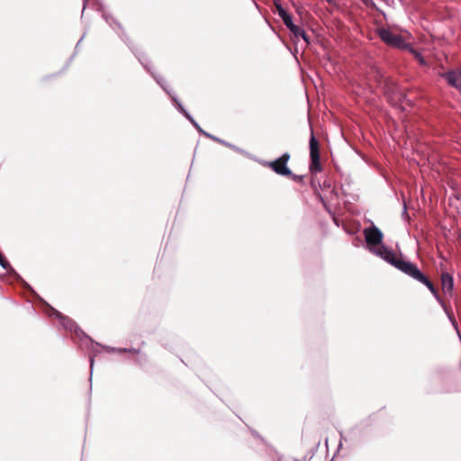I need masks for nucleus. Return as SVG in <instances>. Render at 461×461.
Returning a JSON list of instances; mask_svg holds the SVG:
<instances>
[{
	"label": "nucleus",
	"instance_id": "obj_1",
	"mask_svg": "<svg viewBox=\"0 0 461 461\" xmlns=\"http://www.w3.org/2000/svg\"><path fill=\"white\" fill-rule=\"evenodd\" d=\"M369 251L380 257L384 261L393 266L395 268L404 273L408 276L411 277L412 279L416 280L419 283L423 284L431 292L437 302L443 307L453 327L455 328L458 336L460 337V333L457 328V322L456 321L455 318L447 312L444 302L442 301L441 297L438 293V290L435 288L433 283L421 272V270L414 263L411 261H406L402 258H397L395 253L392 249L386 248L384 244L379 246L378 248H370Z\"/></svg>",
	"mask_w": 461,
	"mask_h": 461
},
{
	"label": "nucleus",
	"instance_id": "obj_2",
	"mask_svg": "<svg viewBox=\"0 0 461 461\" xmlns=\"http://www.w3.org/2000/svg\"><path fill=\"white\" fill-rule=\"evenodd\" d=\"M138 59L141 63V65L147 69L154 77L156 82L162 87V89L171 97V100L173 101L176 108L178 110L180 113L183 115L187 113V111L185 109V107L182 105L180 101L177 99V97L171 93V91L167 88V86L166 85V81L161 76L155 75L153 72H151L150 68H149V60L142 56H137Z\"/></svg>",
	"mask_w": 461,
	"mask_h": 461
},
{
	"label": "nucleus",
	"instance_id": "obj_3",
	"mask_svg": "<svg viewBox=\"0 0 461 461\" xmlns=\"http://www.w3.org/2000/svg\"><path fill=\"white\" fill-rule=\"evenodd\" d=\"M309 149H310V158H311V164H310L309 169H310V172L313 175V174H317V173L321 172L322 170V167L321 164L319 141L317 140L312 130H311Z\"/></svg>",
	"mask_w": 461,
	"mask_h": 461
},
{
	"label": "nucleus",
	"instance_id": "obj_4",
	"mask_svg": "<svg viewBox=\"0 0 461 461\" xmlns=\"http://www.w3.org/2000/svg\"><path fill=\"white\" fill-rule=\"evenodd\" d=\"M377 33L380 39L389 46L397 48L399 50H407L410 48V44L405 42L402 35L394 34L388 29H378Z\"/></svg>",
	"mask_w": 461,
	"mask_h": 461
},
{
	"label": "nucleus",
	"instance_id": "obj_5",
	"mask_svg": "<svg viewBox=\"0 0 461 461\" xmlns=\"http://www.w3.org/2000/svg\"><path fill=\"white\" fill-rule=\"evenodd\" d=\"M364 234L368 249L370 248H378L383 245L384 234L376 226L373 225L365 229Z\"/></svg>",
	"mask_w": 461,
	"mask_h": 461
},
{
	"label": "nucleus",
	"instance_id": "obj_6",
	"mask_svg": "<svg viewBox=\"0 0 461 461\" xmlns=\"http://www.w3.org/2000/svg\"><path fill=\"white\" fill-rule=\"evenodd\" d=\"M289 159L290 154L285 152L277 159L267 162V165L274 172L280 176H293V172L286 165Z\"/></svg>",
	"mask_w": 461,
	"mask_h": 461
},
{
	"label": "nucleus",
	"instance_id": "obj_7",
	"mask_svg": "<svg viewBox=\"0 0 461 461\" xmlns=\"http://www.w3.org/2000/svg\"><path fill=\"white\" fill-rule=\"evenodd\" d=\"M52 314L55 315L60 321V324L67 330L71 332H75L78 337H86L89 338L78 326L77 324L71 319L67 316L62 315L59 311L51 308Z\"/></svg>",
	"mask_w": 461,
	"mask_h": 461
},
{
	"label": "nucleus",
	"instance_id": "obj_8",
	"mask_svg": "<svg viewBox=\"0 0 461 461\" xmlns=\"http://www.w3.org/2000/svg\"><path fill=\"white\" fill-rule=\"evenodd\" d=\"M447 84L461 92V71H447L441 75Z\"/></svg>",
	"mask_w": 461,
	"mask_h": 461
},
{
	"label": "nucleus",
	"instance_id": "obj_9",
	"mask_svg": "<svg viewBox=\"0 0 461 461\" xmlns=\"http://www.w3.org/2000/svg\"><path fill=\"white\" fill-rule=\"evenodd\" d=\"M0 266L6 269L8 273L13 276L17 281H20L24 287L31 289L30 285L21 277V276L12 267L9 262L0 252Z\"/></svg>",
	"mask_w": 461,
	"mask_h": 461
},
{
	"label": "nucleus",
	"instance_id": "obj_10",
	"mask_svg": "<svg viewBox=\"0 0 461 461\" xmlns=\"http://www.w3.org/2000/svg\"><path fill=\"white\" fill-rule=\"evenodd\" d=\"M442 290L445 294H451L454 289V279L453 276L447 273H442L441 275Z\"/></svg>",
	"mask_w": 461,
	"mask_h": 461
},
{
	"label": "nucleus",
	"instance_id": "obj_11",
	"mask_svg": "<svg viewBox=\"0 0 461 461\" xmlns=\"http://www.w3.org/2000/svg\"><path fill=\"white\" fill-rule=\"evenodd\" d=\"M290 32L295 38H302L307 44L310 43V39L303 29L297 26L296 24L291 28Z\"/></svg>",
	"mask_w": 461,
	"mask_h": 461
},
{
	"label": "nucleus",
	"instance_id": "obj_12",
	"mask_svg": "<svg viewBox=\"0 0 461 461\" xmlns=\"http://www.w3.org/2000/svg\"><path fill=\"white\" fill-rule=\"evenodd\" d=\"M92 6L96 8L98 11H102L101 4L99 3V0H83V10H82V15L84 14V11L86 7Z\"/></svg>",
	"mask_w": 461,
	"mask_h": 461
},
{
	"label": "nucleus",
	"instance_id": "obj_13",
	"mask_svg": "<svg viewBox=\"0 0 461 461\" xmlns=\"http://www.w3.org/2000/svg\"><path fill=\"white\" fill-rule=\"evenodd\" d=\"M216 142L221 143V145H224L225 147H228V148L231 149L232 150H235L239 153H241V154L245 153V151L243 149H241L240 148L230 143V142H227L226 140H224L222 139L219 138V140H216Z\"/></svg>",
	"mask_w": 461,
	"mask_h": 461
},
{
	"label": "nucleus",
	"instance_id": "obj_14",
	"mask_svg": "<svg viewBox=\"0 0 461 461\" xmlns=\"http://www.w3.org/2000/svg\"><path fill=\"white\" fill-rule=\"evenodd\" d=\"M407 50H409V51L411 53H412L415 57V59L421 64V65H425L426 62H425V59L423 58V56L418 52L416 50H414L412 47L410 46V48H408Z\"/></svg>",
	"mask_w": 461,
	"mask_h": 461
},
{
	"label": "nucleus",
	"instance_id": "obj_15",
	"mask_svg": "<svg viewBox=\"0 0 461 461\" xmlns=\"http://www.w3.org/2000/svg\"><path fill=\"white\" fill-rule=\"evenodd\" d=\"M92 343V346H95V347H102L104 348L105 350H107L108 352H119V348H113V347H108V346H102L101 344L97 343V342H95L93 339H91L90 338H88Z\"/></svg>",
	"mask_w": 461,
	"mask_h": 461
},
{
	"label": "nucleus",
	"instance_id": "obj_16",
	"mask_svg": "<svg viewBox=\"0 0 461 461\" xmlns=\"http://www.w3.org/2000/svg\"><path fill=\"white\" fill-rule=\"evenodd\" d=\"M282 21H283L284 24L289 29V31L291 30V28H293L295 25L293 22V18L290 14L287 16H285V18H283Z\"/></svg>",
	"mask_w": 461,
	"mask_h": 461
},
{
	"label": "nucleus",
	"instance_id": "obj_17",
	"mask_svg": "<svg viewBox=\"0 0 461 461\" xmlns=\"http://www.w3.org/2000/svg\"><path fill=\"white\" fill-rule=\"evenodd\" d=\"M103 17L106 21L107 23H109L110 26H113V23L116 24L119 28H121V24L117 23L113 17L108 15L105 13H103Z\"/></svg>",
	"mask_w": 461,
	"mask_h": 461
},
{
	"label": "nucleus",
	"instance_id": "obj_18",
	"mask_svg": "<svg viewBox=\"0 0 461 461\" xmlns=\"http://www.w3.org/2000/svg\"><path fill=\"white\" fill-rule=\"evenodd\" d=\"M122 352H131V353L138 354L140 352V350L136 349V348H119V353H122Z\"/></svg>",
	"mask_w": 461,
	"mask_h": 461
},
{
	"label": "nucleus",
	"instance_id": "obj_19",
	"mask_svg": "<svg viewBox=\"0 0 461 461\" xmlns=\"http://www.w3.org/2000/svg\"><path fill=\"white\" fill-rule=\"evenodd\" d=\"M203 135L205 136L206 138L210 139V140H214V141L219 140L218 137H216V136H214V135H212V134H211V133H209V132H207L205 131H203Z\"/></svg>",
	"mask_w": 461,
	"mask_h": 461
},
{
	"label": "nucleus",
	"instance_id": "obj_20",
	"mask_svg": "<svg viewBox=\"0 0 461 461\" xmlns=\"http://www.w3.org/2000/svg\"><path fill=\"white\" fill-rule=\"evenodd\" d=\"M278 16L283 19L285 16H287L289 14L286 12L285 8H282L280 11L277 12Z\"/></svg>",
	"mask_w": 461,
	"mask_h": 461
},
{
	"label": "nucleus",
	"instance_id": "obj_21",
	"mask_svg": "<svg viewBox=\"0 0 461 461\" xmlns=\"http://www.w3.org/2000/svg\"><path fill=\"white\" fill-rule=\"evenodd\" d=\"M184 116L194 125L196 121L194 119V117L187 112L184 114Z\"/></svg>",
	"mask_w": 461,
	"mask_h": 461
},
{
	"label": "nucleus",
	"instance_id": "obj_22",
	"mask_svg": "<svg viewBox=\"0 0 461 461\" xmlns=\"http://www.w3.org/2000/svg\"><path fill=\"white\" fill-rule=\"evenodd\" d=\"M274 5H275V7H276V13H277L278 11H280L282 8H284V7H283V5H281V3H280V1H279V0H275V1H274Z\"/></svg>",
	"mask_w": 461,
	"mask_h": 461
},
{
	"label": "nucleus",
	"instance_id": "obj_23",
	"mask_svg": "<svg viewBox=\"0 0 461 461\" xmlns=\"http://www.w3.org/2000/svg\"><path fill=\"white\" fill-rule=\"evenodd\" d=\"M94 357H95V355H91L90 356V368H91V373H93V366H94ZM92 377V374H90V378Z\"/></svg>",
	"mask_w": 461,
	"mask_h": 461
},
{
	"label": "nucleus",
	"instance_id": "obj_24",
	"mask_svg": "<svg viewBox=\"0 0 461 461\" xmlns=\"http://www.w3.org/2000/svg\"><path fill=\"white\" fill-rule=\"evenodd\" d=\"M197 131L198 132H200L201 134H203V131H204L201 126L198 124V122H196L194 125H193Z\"/></svg>",
	"mask_w": 461,
	"mask_h": 461
},
{
	"label": "nucleus",
	"instance_id": "obj_25",
	"mask_svg": "<svg viewBox=\"0 0 461 461\" xmlns=\"http://www.w3.org/2000/svg\"><path fill=\"white\" fill-rule=\"evenodd\" d=\"M402 217H403V218H405V217H408V216H409V215H408V212H407V207H406V204H405V203L403 204V210H402Z\"/></svg>",
	"mask_w": 461,
	"mask_h": 461
},
{
	"label": "nucleus",
	"instance_id": "obj_26",
	"mask_svg": "<svg viewBox=\"0 0 461 461\" xmlns=\"http://www.w3.org/2000/svg\"><path fill=\"white\" fill-rule=\"evenodd\" d=\"M86 32H84V34L82 35V37L79 39V41H77V45H76V50L78 49L79 47V44L81 43V41H83V39L85 38Z\"/></svg>",
	"mask_w": 461,
	"mask_h": 461
},
{
	"label": "nucleus",
	"instance_id": "obj_27",
	"mask_svg": "<svg viewBox=\"0 0 461 461\" xmlns=\"http://www.w3.org/2000/svg\"><path fill=\"white\" fill-rule=\"evenodd\" d=\"M289 177L293 178L294 180H301L302 176L293 174V176H288Z\"/></svg>",
	"mask_w": 461,
	"mask_h": 461
},
{
	"label": "nucleus",
	"instance_id": "obj_28",
	"mask_svg": "<svg viewBox=\"0 0 461 461\" xmlns=\"http://www.w3.org/2000/svg\"><path fill=\"white\" fill-rule=\"evenodd\" d=\"M399 99H400V101H403V100L405 101L406 100L408 103L410 102L409 100H407L406 95L402 94V93L400 94V98Z\"/></svg>",
	"mask_w": 461,
	"mask_h": 461
}]
</instances>
